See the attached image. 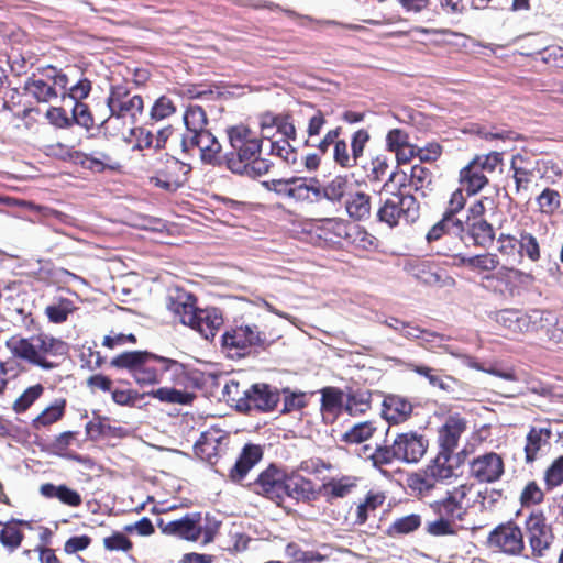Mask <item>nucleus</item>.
I'll return each instance as SVG.
<instances>
[{
	"mask_svg": "<svg viewBox=\"0 0 563 563\" xmlns=\"http://www.w3.org/2000/svg\"><path fill=\"white\" fill-rule=\"evenodd\" d=\"M71 114L73 123H76L88 131L93 128H102L109 120L108 115L96 119L91 113L89 106L84 102L75 103Z\"/></svg>",
	"mask_w": 563,
	"mask_h": 563,
	"instance_id": "3c124183",
	"label": "nucleus"
},
{
	"mask_svg": "<svg viewBox=\"0 0 563 563\" xmlns=\"http://www.w3.org/2000/svg\"><path fill=\"white\" fill-rule=\"evenodd\" d=\"M525 531L530 554L526 558L540 559L545 555L554 542L553 528L541 509L532 510L525 520Z\"/></svg>",
	"mask_w": 563,
	"mask_h": 563,
	"instance_id": "4468645a",
	"label": "nucleus"
},
{
	"mask_svg": "<svg viewBox=\"0 0 563 563\" xmlns=\"http://www.w3.org/2000/svg\"><path fill=\"white\" fill-rule=\"evenodd\" d=\"M510 170L515 181V192L528 191L534 178V167L531 158L520 153L515 154L510 161Z\"/></svg>",
	"mask_w": 563,
	"mask_h": 563,
	"instance_id": "2f4dec72",
	"label": "nucleus"
},
{
	"mask_svg": "<svg viewBox=\"0 0 563 563\" xmlns=\"http://www.w3.org/2000/svg\"><path fill=\"white\" fill-rule=\"evenodd\" d=\"M484 279L489 283L496 282L500 292L511 297L520 295L534 282L532 274L508 266L497 268L494 274L484 276Z\"/></svg>",
	"mask_w": 563,
	"mask_h": 563,
	"instance_id": "aec40b11",
	"label": "nucleus"
},
{
	"mask_svg": "<svg viewBox=\"0 0 563 563\" xmlns=\"http://www.w3.org/2000/svg\"><path fill=\"white\" fill-rule=\"evenodd\" d=\"M433 184V174L432 172L424 167L421 164H416L411 167L410 175L408 178V186L419 192H422V196H426V190H431Z\"/></svg>",
	"mask_w": 563,
	"mask_h": 563,
	"instance_id": "864d4df0",
	"label": "nucleus"
},
{
	"mask_svg": "<svg viewBox=\"0 0 563 563\" xmlns=\"http://www.w3.org/2000/svg\"><path fill=\"white\" fill-rule=\"evenodd\" d=\"M500 261L497 254L485 252L473 255L471 272L477 275H490L499 267Z\"/></svg>",
	"mask_w": 563,
	"mask_h": 563,
	"instance_id": "13d9d810",
	"label": "nucleus"
},
{
	"mask_svg": "<svg viewBox=\"0 0 563 563\" xmlns=\"http://www.w3.org/2000/svg\"><path fill=\"white\" fill-rule=\"evenodd\" d=\"M167 309L179 319V321L187 327L195 320L197 310V298L191 292L186 291L180 287H175L169 290L166 298Z\"/></svg>",
	"mask_w": 563,
	"mask_h": 563,
	"instance_id": "5701e85b",
	"label": "nucleus"
},
{
	"mask_svg": "<svg viewBox=\"0 0 563 563\" xmlns=\"http://www.w3.org/2000/svg\"><path fill=\"white\" fill-rule=\"evenodd\" d=\"M472 484L463 483L446 490L445 495L430 504L435 519L426 523L424 530L432 537L456 536L460 527L472 508Z\"/></svg>",
	"mask_w": 563,
	"mask_h": 563,
	"instance_id": "f03ea898",
	"label": "nucleus"
},
{
	"mask_svg": "<svg viewBox=\"0 0 563 563\" xmlns=\"http://www.w3.org/2000/svg\"><path fill=\"white\" fill-rule=\"evenodd\" d=\"M110 365L126 369L140 387L161 384L164 378L172 385L185 387L189 374L185 364L148 351H128L114 356Z\"/></svg>",
	"mask_w": 563,
	"mask_h": 563,
	"instance_id": "f257e3e1",
	"label": "nucleus"
},
{
	"mask_svg": "<svg viewBox=\"0 0 563 563\" xmlns=\"http://www.w3.org/2000/svg\"><path fill=\"white\" fill-rule=\"evenodd\" d=\"M5 346L14 357L42 369H52L56 366L48 357L63 356L67 353L64 341L46 333L31 338L12 336L5 342Z\"/></svg>",
	"mask_w": 563,
	"mask_h": 563,
	"instance_id": "20e7f679",
	"label": "nucleus"
},
{
	"mask_svg": "<svg viewBox=\"0 0 563 563\" xmlns=\"http://www.w3.org/2000/svg\"><path fill=\"white\" fill-rule=\"evenodd\" d=\"M505 473L503 457L496 452H486L470 462V476L478 483H495Z\"/></svg>",
	"mask_w": 563,
	"mask_h": 563,
	"instance_id": "4be33fe9",
	"label": "nucleus"
},
{
	"mask_svg": "<svg viewBox=\"0 0 563 563\" xmlns=\"http://www.w3.org/2000/svg\"><path fill=\"white\" fill-rule=\"evenodd\" d=\"M280 400V391L266 383H256L247 388L246 401L242 402L244 413L251 411L272 412Z\"/></svg>",
	"mask_w": 563,
	"mask_h": 563,
	"instance_id": "412c9836",
	"label": "nucleus"
},
{
	"mask_svg": "<svg viewBox=\"0 0 563 563\" xmlns=\"http://www.w3.org/2000/svg\"><path fill=\"white\" fill-rule=\"evenodd\" d=\"M518 253L520 256H527L533 263L538 262L541 258L538 239L526 230H521L518 238Z\"/></svg>",
	"mask_w": 563,
	"mask_h": 563,
	"instance_id": "6e6d98bb",
	"label": "nucleus"
},
{
	"mask_svg": "<svg viewBox=\"0 0 563 563\" xmlns=\"http://www.w3.org/2000/svg\"><path fill=\"white\" fill-rule=\"evenodd\" d=\"M538 210L542 214L553 216L561 208V195L558 190L545 188L536 198Z\"/></svg>",
	"mask_w": 563,
	"mask_h": 563,
	"instance_id": "680f3d73",
	"label": "nucleus"
},
{
	"mask_svg": "<svg viewBox=\"0 0 563 563\" xmlns=\"http://www.w3.org/2000/svg\"><path fill=\"white\" fill-rule=\"evenodd\" d=\"M407 486L417 496H428L435 488L437 483L429 476V474L422 470L408 475Z\"/></svg>",
	"mask_w": 563,
	"mask_h": 563,
	"instance_id": "4d7b16f0",
	"label": "nucleus"
},
{
	"mask_svg": "<svg viewBox=\"0 0 563 563\" xmlns=\"http://www.w3.org/2000/svg\"><path fill=\"white\" fill-rule=\"evenodd\" d=\"M16 523L19 522L15 521V518H11L5 522L0 521V543L10 553L18 550L24 540V533L22 529L16 527Z\"/></svg>",
	"mask_w": 563,
	"mask_h": 563,
	"instance_id": "49530a36",
	"label": "nucleus"
},
{
	"mask_svg": "<svg viewBox=\"0 0 563 563\" xmlns=\"http://www.w3.org/2000/svg\"><path fill=\"white\" fill-rule=\"evenodd\" d=\"M68 77L55 66H46L38 69L25 82L24 89L37 102H51L62 96L66 97Z\"/></svg>",
	"mask_w": 563,
	"mask_h": 563,
	"instance_id": "9d476101",
	"label": "nucleus"
},
{
	"mask_svg": "<svg viewBox=\"0 0 563 563\" xmlns=\"http://www.w3.org/2000/svg\"><path fill=\"white\" fill-rule=\"evenodd\" d=\"M280 395H283V408L280 409L282 415H288L294 411H300L307 407V394L303 391H292L289 387L283 388Z\"/></svg>",
	"mask_w": 563,
	"mask_h": 563,
	"instance_id": "bf43d9fd",
	"label": "nucleus"
},
{
	"mask_svg": "<svg viewBox=\"0 0 563 563\" xmlns=\"http://www.w3.org/2000/svg\"><path fill=\"white\" fill-rule=\"evenodd\" d=\"M181 147L186 152L197 147L200 153V158L205 164L212 166H221L224 164L222 146L209 130L192 134L188 139H181Z\"/></svg>",
	"mask_w": 563,
	"mask_h": 563,
	"instance_id": "6ab92c4d",
	"label": "nucleus"
},
{
	"mask_svg": "<svg viewBox=\"0 0 563 563\" xmlns=\"http://www.w3.org/2000/svg\"><path fill=\"white\" fill-rule=\"evenodd\" d=\"M421 526V516L418 514H410L397 518L387 529L389 537H397L411 533L419 529Z\"/></svg>",
	"mask_w": 563,
	"mask_h": 563,
	"instance_id": "052dcab7",
	"label": "nucleus"
},
{
	"mask_svg": "<svg viewBox=\"0 0 563 563\" xmlns=\"http://www.w3.org/2000/svg\"><path fill=\"white\" fill-rule=\"evenodd\" d=\"M405 187L406 185H400L399 189L387 197L377 209V220L389 228H396L401 223H415L420 217L419 201L412 194L405 192Z\"/></svg>",
	"mask_w": 563,
	"mask_h": 563,
	"instance_id": "0eeeda50",
	"label": "nucleus"
},
{
	"mask_svg": "<svg viewBox=\"0 0 563 563\" xmlns=\"http://www.w3.org/2000/svg\"><path fill=\"white\" fill-rule=\"evenodd\" d=\"M351 181L346 175H336L322 187L316 185L314 198L327 199L332 203H341L351 192Z\"/></svg>",
	"mask_w": 563,
	"mask_h": 563,
	"instance_id": "72a5a7b5",
	"label": "nucleus"
},
{
	"mask_svg": "<svg viewBox=\"0 0 563 563\" xmlns=\"http://www.w3.org/2000/svg\"><path fill=\"white\" fill-rule=\"evenodd\" d=\"M318 184L319 180L317 178L292 177L288 199L296 202H311L312 196L314 197L316 185Z\"/></svg>",
	"mask_w": 563,
	"mask_h": 563,
	"instance_id": "de8ad7c7",
	"label": "nucleus"
},
{
	"mask_svg": "<svg viewBox=\"0 0 563 563\" xmlns=\"http://www.w3.org/2000/svg\"><path fill=\"white\" fill-rule=\"evenodd\" d=\"M344 207L350 219L365 221L369 219L372 213V196L362 190H351L344 201Z\"/></svg>",
	"mask_w": 563,
	"mask_h": 563,
	"instance_id": "c9c22d12",
	"label": "nucleus"
},
{
	"mask_svg": "<svg viewBox=\"0 0 563 563\" xmlns=\"http://www.w3.org/2000/svg\"><path fill=\"white\" fill-rule=\"evenodd\" d=\"M404 271L412 278L428 286L443 287L455 283L446 269L429 260L409 258L404 264Z\"/></svg>",
	"mask_w": 563,
	"mask_h": 563,
	"instance_id": "f3484780",
	"label": "nucleus"
},
{
	"mask_svg": "<svg viewBox=\"0 0 563 563\" xmlns=\"http://www.w3.org/2000/svg\"><path fill=\"white\" fill-rule=\"evenodd\" d=\"M501 152L492 151L487 154H476L459 172V184L467 196H475L489 184L487 174H493L503 166Z\"/></svg>",
	"mask_w": 563,
	"mask_h": 563,
	"instance_id": "6e6552de",
	"label": "nucleus"
},
{
	"mask_svg": "<svg viewBox=\"0 0 563 563\" xmlns=\"http://www.w3.org/2000/svg\"><path fill=\"white\" fill-rule=\"evenodd\" d=\"M191 169L190 164L165 154L157 159L148 181L155 188L174 194L188 181Z\"/></svg>",
	"mask_w": 563,
	"mask_h": 563,
	"instance_id": "9b49d317",
	"label": "nucleus"
},
{
	"mask_svg": "<svg viewBox=\"0 0 563 563\" xmlns=\"http://www.w3.org/2000/svg\"><path fill=\"white\" fill-rule=\"evenodd\" d=\"M544 483L548 490L563 484V455L553 460L544 472Z\"/></svg>",
	"mask_w": 563,
	"mask_h": 563,
	"instance_id": "774afa93",
	"label": "nucleus"
},
{
	"mask_svg": "<svg viewBox=\"0 0 563 563\" xmlns=\"http://www.w3.org/2000/svg\"><path fill=\"white\" fill-rule=\"evenodd\" d=\"M176 112V106L174 101L167 96L158 97L150 110V118L153 121H161L169 118Z\"/></svg>",
	"mask_w": 563,
	"mask_h": 563,
	"instance_id": "338daca9",
	"label": "nucleus"
},
{
	"mask_svg": "<svg viewBox=\"0 0 563 563\" xmlns=\"http://www.w3.org/2000/svg\"><path fill=\"white\" fill-rule=\"evenodd\" d=\"M223 316L219 308H199L196 312L195 320L189 328L198 331L206 339H213L217 331L223 324Z\"/></svg>",
	"mask_w": 563,
	"mask_h": 563,
	"instance_id": "7c9ffc66",
	"label": "nucleus"
},
{
	"mask_svg": "<svg viewBox=\"0 0 563 563\" xmlns=\"http://www.w3.org/2000/svg\"><path fill=\"white\" fill-rule=\"evenodd\" d=\"M269 342L267 333L255 323L233 324L221 336L222 349L242 357L253 349H264Z\"/></svg>",
	"mask_w": 563,
	"mask_h": 563,
	"instance_id": "1a4fd4ad",
	"label": "nucleus"
},
{
	"mask_svg": "<svg viewBox=\"0 0 563 563\" xmlns=\"http://www.w3.org/2000/svg\"><path fill=\"white\" fill-rule=\"evenodd\" d=\"M227 135L231 151L224 154V165L231 172H244V162L261 154L263 139L244 124L229 126Z\"/></svg>",
	"mask_w": 563,
	"mask_h": 563,
	"instance_id": "423d86ee",
	"label": "nucleus"
},
{
	"mask_svg": "<svg viewBox=\"0 0 563 563\" xmlns=\"http://www.w3.org/2000/svg\"><path fill=\"white\" fill-rule=\"evenodd\" d=\"M258 125L262 131L276 128L277 132L283 135V140H297V129L290 111H284L282 113L266 111L261 113L258 117Z\"/></svg>",
	"mask_w": 563,
	"mask_h": 563,
	"instance_id": "cd10ccee",
	"label": "nucleus"
},
{
	"mask_svg": "<svg viewBox=\"0 0 563 563\" xmlns=\"http://www.w3.org/2000/svg\"><path fill=\"white\" fill-rule=\"evenodd\" d=\"M454 234L461 240H470L474 247L479 249L489 247L496 239V231L487 220L462 222V228H456Z\"/></svg>",
	"mask_w": 563,
	"mask_h": 563,
	"instance_id": "393cba45",
	"label": "nucleus"
},
{
	"mask_svg": "<svg viewBox=\"0 0 563 563\" xmlns=\"http://www.w3.org/2000/svg\"><path fill=\"white\" fill-rule=\"evenodd\" d=\"M264 450L260 444L246 443L234 465L229 471L231 482L240 484L250 471L263 459Z\"/></svg>",
	"mask_w": 563,
	"mask_h": 563,
	"instance_id": "a878e982",
	"label": "nucleus"
},
{
	"mask_svg": "<svg viewBox=\"0 0 563 563\" xmlns=\"http://www.w3.org/2000/svg\"><path fill=\"white\" fill-rule=\"evenodd\" d=\"M544 497V492L540 485L536 481H530L521 490L519 501L522 508H530L542 504Z\"/></svg>",
	"mask_w": 563,
	"mask_h": 563,
	"instance_id": "0e129e2a",
	"label": "nucleus"
},
{
	"mask_svg": "<svg viewBox=\"0 0 563 563\" xmlns=\"http://www.w3.org/2000/svg\"><path fill=\"white\" fill-rule=\"evenodd\" d=\"M107 107L109 119L111 117L118 119L130 118L134 123L137 117L143 113L144 100L140 95H132L128 86L119 84L110 87Z\"/></svg>",
	"mask_w": 563,
	"mask_h": 563,
	"instance_id": "2eb2a0df",
	"label": "nucleus"
},
{
	"mask_svg": "<svg viewBox=\"0 0 563 563\" xmlns=\"http://www.w3.org/2000/svg\"><path fill=\"white\" fill-rule=\"evenodd\" d=\"M467 197L465 190L460 187L451 192L446 201L442 216L451 221L454 230L462 228L463 221L457 218V214L464 210Z\"/></svg>",
	"mask_w": 563,
	"mask_h": 563,
	"instance_id": "37998d69",
	"label": "nucleus"
},
{
	"mask_svg": "<svg viewBox=\"0 0 563 563\" xmlns=\"http://www.w3.org/2000/svg\"><path fill=\"white\" fill-rule=\"evenodd\" d=\"M320 410L323 419L334 421L344 409V391L338 387L328 386L320 390Z\"/></svg>",
	"mask_w": 563,
	"mask_h": 563,
	"instance_id": "e433bc0d",
	"label": "nucleus"
},
{
	"mask_svg": "<svg viewBox=\"0 0 563 563\" xmlns=\"http://www.w3.org/2000/svg\"><path fill=\"white\" fill-rule=\"evenodd\" d=\"M77 310L75 302L65 297H55L53 301L45 307L44 313L52 323H64L68 317Z\"/></svg>",
	"mask_w": 563,
	"mask_h": 563,
	"instance_id": "a19ab883",
	"label": "nucleus"
},
{
	"mask_svg": "<svg viewBox=\"0 0 563 563\" xmlns=\"http://www.w3.org/2000/svg\"><path fill=\"white\" fill-rule=\"evenodd\" d=\"M487 547L496 553L516 558L526 555L525 533L512 520L499 523L487 536Z\"/></svg>",
	"mask_w": 563,
	"mask_h": 563,
	"instance_id": "f8f14e48",
	"label": "nucleus"
},
{
	"mask_svg": "<svg viewBox=\"0 0 563 563\" xmlns=\"http://www.w3.org/2000/svg\"><path fill=\"white\" fill-rule=\"evenodd\" d=\"M373 393L365 388H347L344 400V411L352 416H361L372 408Z\"/></svg>",
	"mask_w": 563,
	"mask_h": 563,
	"instance_id": "58836bf2",
	"label": "nucleus"
},
{
	"mask_svg": "<svg viewBox=\"0 0 563 563\" xmlns=\"http://www.w3.org/2000/svg\"><path fill=\"white\" fill-rule=\"evenodd\" d=\"M285 490V499L289 497L297 501L310 503L319 497L314 483L296 472L288 473Z\"/></svg>",
	"mask_w": 563,
	"mask_h": 563,
	"instance_id": "c756f323",
	"label": "nucleus"
},
{
	"mask_svg": "<svg viewBox=\"0 0 563 563\" xmlns=\"http://www.w3.org/2000/svg\"><path fill=\"white\" fill-rule=\"evenodd\" d=\"M40 493L42 494V496L46 498H56L62 504L67 505L69 507H79L82 504L81 495L77 490L68 487L65 484H42L40 487Z\"/></svg>",
	"mask_w": 563,
	"mask_h": 563,
	"instance_id": "ea45409f",
	"label": "nucleus"
},
{
	"mask_svg": "<svg viewBox=\"0 0 563 563\" xmlns=\"http://www.w3.org/2000/svg\"><path fill=\"white\" fill-rule=\"evenodd\" d=\"M541 310L523 312L518 309H503L495 314L496 322L511 334H537L541 322Z\"/></svg>",
	"mask_w": 563,
	"mask_h": 563,
	"instance_id": "a211bd4d",
	"label": "nucleus"
},
{
	"mask_svg": "<svg viewBox=\"0 0 563 563\" xmlns=\"http://www.w3.org/2000/svg\"><path fill=\"white\" fill-rule=\"evenodd\" d=\"M67 400L64 397L55 398L31 422L34 430L51 427L60 421L66 415Z\"/></svg>",
	"mask_w": 563,
	"mask_h": 563,
	"instance_id": "4c0bfd02",
	"label": "nucleus"
},
{
	"mask_svg": "<svg viewBox=\"0 0 563 563\" xmlns=\"http://www.w3.org/2000/svg\"><path fill=\"white\" fill-rule=\"evenodd\" d=\"M385 496L369 492L364 501L357 506L355 523L364 525L368 519L369 511H375L383 505Z\"/></svg>",
	"mask_w": 563,
	"mask_h": 563,
	"instance_id": "69168bd1",
	"label": "nucleus"
},
{
	"mask_svg": "<svg viewBox=\"0 0 563 563\" xmlns=\"http://www.w3.org/2000/svg\"><path fill=\"white\" fill-rule=\"evenodd\" d=\"M354 486L355 484L349 477L331 478L319 486L318 492L319 496L324 497L327 501L331 503L334 499L347 496Z\"/></svg>",
	"mask_w": 563,
	"mask_h": 563,
	"instance_id": "a18cd8bd",
	"label": "nucleus"
},
{
	"mask_svg": "<svg viewBox=\"0 0 563 563\" xmlns=\"http://www.w3.org/2000/svg\"><path fill=\"white\" fill-rule=\"evenodd\" d=\"M202 515L201 512L186 514L184 517L164 522L159 519L157 522L162 533L166 536L176 537L186 541L196 542L203 538V543H211L221 526V521L217 520L210 514H206L205 525H201Z\"/></svg>",
	"mask_w": 563,
	"mask_h": 563,
	"instance_id": "39448f33",
	"label": "nucleus"
},
{
	"mask_svg": "<svg viewBox=\"0 0 563 563\" xmlns=\"http://www.w3.org/2000/svg\"><path fill=\"white\" fill-rule=\"evenodd\" d=\"M350 222L339 218L325 219L313 233L320 245L335 246L347 239Z\"/></svg>",
	"mask_w": 563,
	"mask_h": 563,
	"instance_id": "bb28decb",
	"label": "nucleus"
},
{
	"mask_svg": "<svg viewBox=\"0 0 563 563\" xmlns=\"http://www.w3.org/2000/svg\"><path fill=\"white\" fill-rule=\"evenodd\" d=\"M552 431L550 428L531 427L525 444V461L528 464L538 460L544 448L550 445Z\"/></svg>",
	"mask_w": 563,
	"mask_h": 563,
	"instance_id": "f704fd0d",
	"label": "nucleus"
},
{
	"mask_svg": "<svg viewBox=\"0 0 563 563\" xmlns=\"http://www.w3.org/2000/svg\"><path fill=\"white\" fill-rule=\"evenodd\" d=\"M541 322L538 323L537 334L545 336L551 345L563 347V316L550 310H541Z\"/></svg>",
	"mask_w": 563,
	"mask_h": 563,
	"instance_id": "473e14b6",
	"label": "nucleus"
},
{
	"mask_svg": "<svg viewBox=\"0 0 563 563\" xmlns=\"http://www.w3.org/2000/svg\"><path fill=\"white\" fill-rule=\"evenodd\" d=\"M346 241L356 250L367 252L377 250L379 244L375 235L358 224H350Z\"/></svg>",
	"mask_w": 563,
	"mask_h": 563,
	"instance_id": "c03bdc74",
	"label": "nucleus"
},
{
	"mask_svg": "<svg viewBox=\"0 0 563 563\" xmlns=\"http://www.w3.org/2000/svg\"><path fill=\"white\" fill-rule=\"evenodd\" d=\"M412 410V404L402 396L389 394L384 397L382 416L390 424L404 423L411 417Z\"/></svg>",
	"mask_w": 563,
	"mask_h": 563,
	"instance_id": "c85d7f7f",
	"label": "nucleus"
},
{
	"mask_svg": "<svg viewBox=\"0 0 563 563\" xmlns=\"http://www.w3.org/2000/svg\"><path fill=\"white\" fill-rule=\"evenodd\" d=\"M429 441L424 435L415 431L398 433L393 443L377 444L375 448L366 444L361 449L360 456L371 462L372 466L382 470L395 461L405 464H416L426 455Z\"/></svg>",
	"mask_w": 563,
	"mask_h": 563,
	"instance_id": "7ed1b4c3",
	"label": "nucleus"
},
{
	"mask_svg": "<svg viewBox=\"0 0 563 563\" xmlns=\"http://www.w3.org/2000/svg\"><path fill=\"white\" fill-rule=\"evenodd\" d=\"M466 429L467 421L464 417L459 413L448 416L442 426L438 428L437 443L439 451L452 455Z\"/></svg>",
	"mask_w": 563,
	"mask_h": 563,
	"instance_id": "b1692460",
	"label": "nucleus"
},
{
	"mask_svg": "<svg viewBox=\"0 0 563 563\" xmlns=\"http://www.w3.org/2000/svg\"><path fill=\"white\" fill-rule=\"evenodd\" d=\"M174 387H161L155 390L147 393L146 395L158 399L162 402L166 404H178V405H189L195 398L192 393H188L186 390L177 389L175 385Z\"/></svg>",
	"mask_w": 563,
	"mask_h": 563,
	"instance_id": "603ef678",
	"label": "nucleus"
},
{
	"mask_svg": "<svg viewBox=\"0 0 563 563\" xmlns=\"http://www.w3.org/2000/svg\"><path fill=\"white\" fill-rule=\"evenodd\" d=\"M184 123L186 132L181 139H188L192 134H198L208 130V118L205 109L200 106H190L184 113Z\"/></svg>",
	"mask_w": 563,
	"mask_h": 563,
	"instance_id": "79ce46f5",
	"label": "nucleus"
},
{
	"mask_svg": "<svg viewBox=\"0 0 563 563\" xmlns=\"http://www.w3.org/2000/svg\"><path fill=\"white\" fill-rule=\"evenodd\" d=\"M287 476L286 467L271 463L258 473L253 482L247 484V487L254 494L280 506L285 501Z\"/></svg>",
	"mask_w": 563,
	"mask_h": 563,
	"instance_id": "ddd939ff",
	"label": "nucleus"
},
{
	"mask_svg": "<svg viewBox=\"0 0 563 563\" xmlns=\"http://www.w3.org/2000/svg\"><path fill=\"white\" fill-rule=\"evenodd\" d=\"M363 168L369 181H382L389 169L388 157L384 154H378L372 157L371 161L365 166H363Z\"/></svg>",
	"mask_w": 563,
	"mask_h": 563,
	"instance_id": "e2e57ef3",
	"label": "nucleus"
},
{
	"mask_svg": "<svg viewBox=\"0 0 563 563\" xmlns=\"http://www.w3.org/2000/svg\"><path fill=\"white\" fill-rule=\"evenodd\" d=\"M376 431L377 426L373 420L357 422L342 435V441L347 444H361L372 439Z\"/></svg>",
	"mask_w": 563,
	"mask_h": 563,
	"instance_id": "8fccbe9b",
	"label": "nucleus"
},
{
	"mask_svg": "<svg viewBox=\"0 0 563 563\" xmlns=\"http://www.w3.org/2000/svg\"><path fill=\"white\" fill-rule=\"evenodd\" d=\"M451 454L439 451L437 456L426 466L424 471L438 484L453 476V468L449 465Z\"/></svg>",
	"mask_w": 563,
	"mask_h": 563,
	"instance_id": "09e8293b",
	"label": "nucleus"
},
{
	"mask_svg": "<svg viewBox=\"0 0 563 563\" xmlns=\"http://www.w3.org/2000/svg\"><path fill=\"white\" fill-rule=\"evenodd\" d=\"M45 387L37 383L29 386L24 391L13 401L12 410L15 413H23L29 410L44 394Z\"/></svg>",
	"mask_w": 563,
	"mask_h": 563,
	"instance_id": "5fc2aeb1",
	"label": "nucleus"
},
{
	"mask_svg": "<svg viewBox=\"0 0 563 563\" xmlns=\"http://www.w3.org/2000/svg\"><path fill=\"white\" fill-rule=\"evenodd\" d=\"M230 437L217 428H209L203 431L194 445L197 457L210 465H216L219 460L229 451Z\"/></svg>",
	"mask_w": 563,
	"mask_h": 563,
	"instance_id": "dca6fc26",
	"label": "nucleus"
}]
</instances>
